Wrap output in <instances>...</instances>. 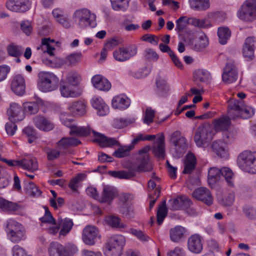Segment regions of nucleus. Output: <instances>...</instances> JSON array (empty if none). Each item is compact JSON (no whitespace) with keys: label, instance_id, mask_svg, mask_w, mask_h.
<instances>
[{"label":"nucleus","instance_id":"nucleus-49","mask_svg":"<svg viewBox=\"0 0 256 256\" xmlns=\"http://www.w3.org/2000/svg\"><path fill=\"white\" fill-rule=\"evenodd\" d=\"M109 173L112 176L118 178L130 179L135 176L134 170L110 171Z\"/></svg>","mask_w":256,"mask_h":256},{"label":"nucleus","instance_id":"nucleus-31","mask_svg":"<svg viewBox=\"0 0 256 256\" xmlns=\"http://www.w3.org/2000/svg\"><path fill=\"white\" fill-rule=\"evenodd\" d=\"M130 104V99L125 94H119L114 97L112 106L114 108L126 110Z\"/></svg>","mask_w":256,"mask_h":256},{"label":"nucleus","instance_id":"nucleus-50","mask_svg":"<svg viewBox=\"0 0 256 256\" xmlns=\"http://www.w3.org/2000/svg\"><path fill=\"white\" fill-rule=\"evenodd\" d=\"M90 132V129L88 126H78L74 125L72 129L70 131V134L82 136H88Z\"/></svg>","mask_w":256,"mask_h":256},{"label":"nucleus","instance_id":"nucleus-29","mask_svg":"<svg viewBox=\"0 0 256 256\" xmlns=\"http://www.w3.org/2000/svg\"><path fill=\"white\" fill-rule=\"evenodd\" d=\"M86 107L84 102L78 100L69 103L68 108L74 116H81L86 113Z\"/></svg>","mask_w":256,"mask_h":256},{"label":"nucleus","instance_id":"nucleus-23","mask_svg":"<svg viewBox=\"0 0 256 256\" xmlns=\"http://www.w3.org/2000/svg\"><path fill=\"white\" fill-rule=\"evenodd\" d=\"M92 132L95 136V141L98 142L101 147H112L120 144L114 138L106 137L94 130L92 131Z\"/></svg>","mask_w":256,"mask_h":256},{"label":"nucleus","instance_id":"nucleus-46","mask_svg":"<svg viewBox=\"0 0 256 256\" xmlns=\"http://www.w3.org/2000/svg\"><path fill=\"white\" fill-rule=\"evenodd\" d=\"M143 59L147 62H155L159 58V55L154 50L146 48L143 52Z\"/></svg>","mask_w":256,"mask_h":256},{"label":"nucleus","instance_id":"nucleus-42","mask_svg":"<svg viewBox=\"0 0 256 256\" xmlns=\"http://www.w3.org/2000/svg\"><path fill=\"white\" fill-rule=\"evenodd\" d=\"M191 8L195 10H204L210 7L209 0H188Z\"/></svg>","mask_w":256,"mask_h":256},{"label":"nucleus","instance_id":"nucleus-19","mask_svg":"<svg viewBox=\"0 0 256 256\" xmlns=\"http://www.w3.org/2000/svg\"><path fill=\"white\" fill-rule=\"evenodd\" d=\"M242 106H243L242 100H230L228 101V114L230 119L235 120L241 118Z\"/></svg>","mask_w":256,"mask_h":256},{"label":"nucleus","instance_id":"nucleus-22","mask_svg":"<svg viewBox=\"0 0 256 256\" xmlns=\"http://www.w3.org/2000/svg\"><path fill=\"white\" fill-rule=\"evenodd\" d=\"M33 122L35 126L39 130L48 132L54 129V124L46 117L38 115L34 118Z\"/></svg>","mask_w":256,"mask_h":256},{"label":"nucleus","instance_id":"nucleus-51","mask_svg":"<svg viewBox=\"0 0 256 256\" xmlns=\"http://www.w3.org/2000/svg\"><path fill=\"white\" fill-rule=\"evenodd\" d=\"M167 213L168 210L166 206V202L164 200L160 206L157 212V222L159 225L162 223L164 218L167 215Z\"/></svg>","mask_w":256,"mask_h":256},{"label":"nucleus","instance_id":"nucleus-37","mask_svg":"<svg viewBox=\"0 0 256 256\" xmlns=\"http://www.w3.org/2000/svg\"><path fill=\"white\" fill-rule=\"evenodd\" d=\"M54 42V40H50V38H42L41 44L38 46L37 50H40L43 52H46L50 56H54L56 49L52 44Z\"/></svg>","mask_w":256,"mask_h":256},{"label":"nucleus","instance_id":"nucleus-25","mask_svg":"<svg viewBox=\"0 0 256 256\" xmlns=\"http://www.w3.org/2000/svg\"><path fill=\"white\" fill-rule=\"evenodd\" d=\"M93 86L96 89L102 91H108L111 88L110 82L102 76L96 74L92 78Z\"/></svg>","mask_w":256,"mask_h":256},{"label":"nucleus","instance_id":"nucleus-36","mask_svg":"<svg viewBox=\"0 0 256 256\" xmlns=\"http://www.w3.org/2000/svg\"><path fill=\"white\" fill-rule=\"evenodd\" d=\"M186 232V228L181 226H176L170 230V240L174 242H178L182 238Z\"/></svg>","mask_w":256,"mask_h":256},{"label":"nucleus","instance_id":"nucleus-43","mask_svg":"<svg viewBox=\"0 0 256 256\" xmlns=\"http://www.w3.org/2000/svg\"><path fill=\"white\" fill-rule=\"evenodd\" d=\"M194 78L196 80H198L202 82H207L210 79V74L206 70L198 69L194 71Z\"/></svg>","mask_w":256,"mask_h":256},{"label":"nucleus","instance_id":"nucleus-12","mask_svg":"<svg viewBox=\"0 0 256 256\" xmlns=\"http://www.w3.org/2000/svg\"><path fill=\"white\" fill-rule=\"evenodd\" d=\"M148 149L144 148L140 150L138 160L140 164L136 166L138 172H149L152 170L151 164L149 162V156L148 154Z\"/></svg>","mask_w":256,"mask_h":256},{"label":"nucleus","instance_id":"nucleus-47","mask_svg":"<svg viewBox=\"0 0 256 256\" xmlns=\"http://www.w3.org/2000/svg\"><path fill=\"white\" fill-rule=\"evenodd\" d=\"M135 122V118L133 117L126 118H116L114 120L113 126L116 128H122L126 126Z\"/></svg>","mask_w":256,"mask_h":256},{"label":"nucleus","instance_id":"nucleus-32","mask_svg":"<svg viewBox=\"0 0 256 256\" xmlns=\"http://www.w3.org/2000/svg\"><path fill=\"white\" fill-rule=\"evenodd\" d=\"M213 151L221 158H227L228 152L226 144L220 140L214 142L212 146Z\"/></svg>","mask_w":256,"mask_h":256},{"label":"nucleus","instance_id":"nucleus-6","mask_svg":"<svg viewBox=\"0 0 256 256\" xmlns=\"http://www.w3.org/2000/svg\"><path fill=\"white\" fill-rule=\"evenodd\" d=\"M125 238L121 234L111 236L106 244L105 254L106 256H120L122 248L125 244Z\"/></svg>","mask_w":256,"mask_h":256},{"label":"nucleus","instance_id":"nucleus-16","mask_svg":"<svg viewBox=\"0 0 256 256\" xmlns=\"http://www.w3.org/2000/svg\"><path fill=\"white\" fill-rule=\"evenodd\" d=\"M8 114L10 121L14 122L21 121L25 117L22 107L16 102L10 104V108L8 110Z\"/></svg>","mask_w":256,"mask_h":256},{"label":"nucleus","instance_id":"nucleus-48","mask_svg":"<svg viewBox=\"0 0 256 256\" xmlns=\"http://www.w3.org/2000/svg\"><path fill=\"white\" fill-rule=\"evenodd\" d=\"M86 175L84 174H78L74 178H72L69 184L68 187L74 192L78 191V188L80 186V182L82 181L86 178Z\"/></svg>","mask_w":256,"mask_h":256},{"label":"nucleus","instance_id":"nucleus-38","mask_svg":"<svg viewBox=\"0 0 256 256\" xmlns=\"http://www.w3.org/2000/svg\"><path fill=\"white\" fill-rule=\"evenodd\" d=\"M196 164V159L194 155L189 152L186 156L184 161L183 174H190L194 169Z\"/></svg>","mask_w":256,"mask_h":256},{"label":"nucleus","instance_id":"nucleus-27","mask_svg":"<svg viewBox=\"0 0 256 256\" xmlns=\"http://www.w3.org/2000/svg\"><path fill=\"white\" fill-rule=\"evenodd\" d=\"M116 195L117 192L114 187L105 186L98 198V202L101 203L110 204Z\"/></svg>","mask_w":256,"mask_h":256},{"label":"nucleus","instance_id":"nucleus-21","mask_svg":"<svg viewBox=\"0 0 256 256\" xmlns=\"http://www.w3.org/2000/svg\"><path fill=\"white\" fill-rule=\"evenodd\" d=\"M168 202L170 204V209L174 210L188 208L192 204L191 200L185 196H181L175 199L170 200Z\"/></svg>","mask_w":256,"mask_h":256},{"label":"nucleus","instance_id":"nucleus-14","mask_svg":"<svg viewBox=\"0 0 256 256\" xmlns=\"http://www.w3.org/2000/svg\"><path fill=\"white\" fill-rule=\"evenodd\" d=\"M188 248L190 252L196 254L202 252L203 250V238L198 234L192 235L188 240Z\"/></svg>","mask_w":256,"mask_h":256},{"label":"nucleus","instance_id":"nucleus-4","mask_svg":"<svg viewBox=\"0 0 256 256\" xmlns=\"http://www.w3.org/2000/svg\"><path fill=\"white\" fill-rule=\"evenodd\" d=\"M38 86L39 89L44 92H52L58 88L59 80L54 74L42 72L38 74Z\"/></svg>","mask_w":256,"mask_h":256},{"label":"nucleus","instance_id":"nucleus-58","mask_svg":"<svg viewBox=\"0 0 256 256\" xmlns=\"http://www.w3.org/2000/svg\"><path fill=\"white\" fill-rule=\"evenodd\" d=\"M81 80L80 76L76 72H69L66 77V82L72 86L78 85Z\"/></svg>","mask_w":256,"mask_h":256},{"label":"nucleus","instance_id":"nucleus-60","mask_svg":"<svg viewBox=\"0 0 256 256\" xmlns=\"http://www.w3.org/2000/svg\"><path fill=\"white\" fill-rule=\"evenodd\" d=\"M241 118H248L252 117L254 114V110L253 108L246 106L243 103V106H240Z\"/></svg>","mask_w":256,"mask_h":256},{"label":"nucleus","instance_id":"nucleus-34","mask_svg":"<svg viewBox=\"0 0 256 256\" xmlns=\"http://www.w3.org/2000/svg\"><path fill=\"white\" fill-rule=\"evenodd\" d=\"M61 96L64 98H76L80 94L76 91L72 86L66 82H62L60 86Z\"/></svg>","mask_w":256,"mask_h":256},{"label":"nucleus","instance_id":"nucleus-17","mask_svg":"<svg viewBox=\"0 0 256 256\" xmlns=\"http://www.w3.org/2000/svg\"><path fill=\"white\" fill-rule=\"evenodd\" d=\"M190 44L192 50L200 52L208 45V40L204 33L201 32L194 39L190 40Z\"/></svg>","mask_w":256,"mask_h":256},{"label":"nucleus","instance_id":"nucleus-57","mask_svg":"<svg viewBox=\"0 0 256 256\" xmlns=\"http://www.w3.org/2000/svg\"><path fill=\"white\" fill-rule=\"evenodd\" d=\"M7 50L10 56L18 58L22 54L23 48L20 46L12 44L8 46Z\"/></svg>","mask_w":256,"mask_h":256},{"label":"nucleus","instance_id":"nucleus-10","mask_svg":"<svg viewBox=\"0 0 256 256\" xmlns=\"http://www.w3.org/2000/svg\"><path fill=\"white\" fill-rule=\"evenodd\" d=\"M100 238L99 232L96 227L87 226L83 229L82 240L86 244L93 246Z\"/></svg>","mask_w":256,"mask_h":256},{"label":"nucleus","instance_id":"nucleus-9","mask_svg":"<svg viewBox=\"0 0 256 256\" xmlns=\"http://www.w3.org/2000/svg\"><path fill=\"white\" fill-rule=\"evenodd\" d=\"M57 222L58 224L56 223L54 226L46 228L48 234L54 235L59 232L60 236H66L70 232L74 225L72 220L68 218H58Z\"/></svg>","mask_w":256,"mask_h":256},{"label":"nucleus","instance_id":"nucleus-53","mask_svg":"<svg viewBox=\"0 0 256 256\" xmlns=\"http://www.w3.org/2000/svg\"><path fill=\"white\" fill-rule=\"evenodd\" d=\"M106 222L108 225L113 228H124L126 226L125 224L120 222V220L119 218L116 216H108L106 218Z\"/></svg>","mask_w":256,"mask_h":256},{"label":"nucleus","instance_id":"nucleus-7","mask_svg":"<svg viewBox=\"0 0 256 256\" xmlns=\"http://www.w3.org/2000/svg\"><path fill=\"white\" fill-rule=\"evenodd\" d=\"M212 138V132L210 125L205 124L199 126L196 130L194 140L197 146L204 147Z\"/></svg>","mask_w":256,"mask_h":256},{"label":"nucleus","instance_id":"nucleus-26","mask_svg":"<svg viewBox=\"0 0 256 256\" xmlns=\"http://www.w3.org/2000/svg\"><path fill=\"white\" fill-rule=\"evenodd\" d=\"M25 81L24 77L20 75L15 76L12 82L11 89L17 95L22 96L25 92Z\"/></svg>","mask_w":256,"mask_h":256},{"label":"nucleus","instance_id":"nucleus-28","mask_svg":"<svg viewBox=\"0 0 256 256\" xmlns=\"http://www.w3.org/2000/svg\"><path fill=\"white\" fill-rule=\"evenodd\" d=\"M152 150L156 156L159 159H164L165 156V146L164 135L160 136L154 142Z\"/></svg>","mask_w":256,"mask_h":256},{"label":"nucleus","instance_id":"nucleus-61","mask_svg":"<svg viewBox=\"0 0 256 256\" xmlns=\"http://www.w3.org/2000/svg\"><path fill=\"white\" fill-rule=\"evenodd\" d=\"M25 190L26 192L32 196H40L41 194L40 190L32 182H28L25 186Z\"/></svg>","mask_w":256,"mask_h":256},{"label":"nucleus","instance_id":"nucleus-62","mask_svg":"<svg viewBox=\"0 0 256 256\" xmlns=\"http://www.w3.org/2000/svg\"><path fill=\"white\" fill-rule=\"evenodd\" d=\"M220 176V169L213 167L210 168L208 172V179L214 182Z\"/></svg>","mask_w":256,"mask_h":256},{"label":"nucleus","instance_id":"nucleus-33","mask_svg":"<svg viewBox=\"0 0 256 256\" xmlns=\"http://www.w3.org/2000/svg\"><path fill=\"white\" fill-rule=\"evenodd\" d=\"M230 124V118L226 116H222L216 118L212 122L214 129L216 132L228 130Z\"/></svg>","mask_w":256,"mask_h":256},{"label":"nucleus","instance_id":"nucleus-13","mask_svg":"<svg viewBox=\"0 0 256 256\" xmlns=\"http://www.w3.org/2000/svg\"><path fill=\"white\" fill-rule=\"evenodd\" d=\"M192 196L208 206H210L213 203L212 194L210 190L206 188L200 187L195 190L192 194Z\"/></svg>","mask_w":256,"mask_h":256},{"label":"nucleus","instance_id":"nucleus-52","mask_svg":"<svg viewBox=\"0 0 256 256\" xmlns=\"http://www.w3.org/2000/svg\"><path fill=\"white\" fill-rule=\"evenodd\" d=\"M45 210L44 215L40 218V220L43 224H48L50 226H54L56 222L52 217L50 212L47 206H44Z\"/></svg>","mask_w":256,"mask_h":256},{"label":"nucleus","instance_id":"nucleus-54","mask_svg":"<svg viewBox=\"0 0 256 256\" xmlns=\"http://www.w3.org/2000/svg\"><path fill=\"white\" fill-rule=\"evenodd\" d=\"M40 107L38 102H26L24 104V109L26 112L30 114H36Z\"/></svg>","mask_w":256,"mask_h":256},{"label":"nucleus","instance_id":"nucleus-40","mask_svg":"<svg viewBox=\"0 0 256 256\" xmlns=\"http://www.w3.org/2000/svg\"><path fill=\"white\" fill-rule=\"evenodd\" d=\"M20 167L29 171L34 172L38 169V164L34 158H25L20 161Z\"/></svg>","mask_w":256,"mask_h":256},{"label":"nucleus","instance_id":"nucleus-1","mask_svg":"<svg viewBox=\"0 0 256 256\" xmlns=\"http://www.w3.org/2000/svg\"><path fill=\"white\" fill-rule=\"evenodd\" d=\"M8 238L12 243L18 244L26 238L24 226L16 220L10 218L5 223Z\"/></svg>","mask_w":256,"mask_h":256},{"label":"nucleus","instance_id":"nucleus-64","mask_svg":"<svg viewBox=\"0 0 256 256\" xmlns=\"http://www.w3.org/2000/svg\"><path fill=\"white\" fill-rule=\"evenodd\" d=\"M20 28L26 35H30L32 31V24L28 20H23L20 24Z\"/></svg>","mask_w":256,"mask_h":256},{"label":"nucleus","instance_id":"nucleus-59","mask_svg":"<svg viewBox=\"0 0 256 256\" xmlns=\"http://www.w3.org/2000/svg\"><path fill=\"white\" fill-rule=\"evenodd\" d=\"M187 24H189V18L185 16L180 17L176 20V30L178 32H182Z\"/></svg>","mask_w":256,"mask_h":256},{"label":"nucleus","instance_id":"nucleus-63","mask_svg":"<svg viewBox=\"0 0 256 256\" xmlns=\"http://www.w3.org/2000/svg\"><path fill=\"white\" fill-rule=\"evenodd\" d=\"M156 112L150 108H148L146 109L144 116V122L149 124L153 122L154 118L155 116Z\"/></svg>","mask_w":256,"mask_h":256},{"label":"nucleus","instance_id":"nucleus-5","mask_svg":"<svg viewBox=\"0 0 256 256\" xmlns=\"http://www.w3.org/2000/svg\"><path fill=\"white\" fill-rule=\"evenodd\" d=\"M78 250L77 247L72 244L64 246L56 242H52L48 248L50 256H73Z\"/></svg>","mask_w":256,"mask_h":256},{"label":"nucleus","instance_id":"nucleus-11","mask_svg":"<svg viewBox=\"0 0 256 256\" xmlns=\"http://www.w3.org/2000/svg\"><path fill=\"white\" fill-rule=\"evenodd\" d=\"M137 53V48L135 46L122 47L113 53L114 59L119 62H124L134 56Z\"/></svg>","mask_w":256,"mask_h":256},{"label":"nucleus","instance_id":"nucleus-56","mask_svg":"<svg viewBox=\"0 0 256 256\" xmlns=\"http://www.w3.org/2000/svg\"><path fill=\"white\" fill-rule=\"evenodd\" d=\"M110 2L115 10H124L128 6V0H110Z\"/></svg>","mask_w":256,"mask_h":256},{"label":"nucleus","instance_id":"nucleus-45","mask_svg":"<svg viewBox=\"0 0 256 256\" xmlns=\"http://www.w3.org/2000/svg\"><path fill=\"white\" fill-rule=\"evenodd\" d=\"M220 175L223 176L228 186H234V174L232 170L228 167H224L220 168Z\"/></svg>","mask_w":256,"mask_h":256},{"label":"nucleus","instance_id":"nucleus-3","mask_svg":"<svg viewBox=\"0 0 256 256\" xmlns=\"http://www.w3.org/2000/svg\"><path fill=\"white\" fill-rule=\"evenodd\" d=\"M237 164L243 171L256 174V152L250 150L242 152L238 156Z\"/></svg>","mask_w":256,"mask_h":256},{"label":"nucleus","instance_id":"nucleus-39","mask_svg":"<svg viewBox=\"0 0 256 256\" xmlns=\"http://www.w3.org/2000/svg\"><path fill=\"white\" fill-rule=\"evenodd\" d=\"M156 94L159 97H166L169 94L170 88L166 82L164 80L157 79L156 80Z\"/></svg>","mask_w":256,"mask_h":256},{"label":"nucleus","instance_id":"nucleus-20","mask_svg":"<svg viewBox=\"0 0 256 256\" xmlns=\"http://www.w3.org/2000/svg\"><path fill=\"white\" fill-rule=\"evenodd\" d=\"M91 104L92 106L96 110L98 116H104L108 114L109 107L101 97L94 96L91 100Z\"/></svg>","mask_w":256,"mask_h":256},{"label":"nucleus","instance_id":"nucleus-15","mask_svg":"<svg viewBox=\"0 0 256 256\" xmlns=\"http://www.w3.org/2000/svg\"><path fill=\"white\" fill-rule=\"evenodd\" d=\"M238 77V72L236 66L232 63L227 64L222 74L223 82L227 84H231L236 82Z\"/></svg>","mask_w":256,"mask_h":256},{"label":"nucleus","instance_id":"nucleus-55","mask_svg":"<svg viewBox=\"0 0 256 256\" xmlns=\"http://www.w3.org/2000/svg\"><path fill=\"white\" fill-rule=\"evenodd\" d=\"M133 148L132 146H120L114 152L112 156L118 158H121L127 156L129 152Z\"/></svg>","mask_w":256,"mask_h":256},{"label":"nucleus","instance_id":"nucleus-8","mask_svg":"<svg viewBox=\"0 0 256 256\" xmlns=\"http://www.w3.org/2000/svg\"><path fill=\"white\" fill-rule=\"evenodd\" d=\"M238 18L244 21L256 19V0H246L237 12Z\"/></svg>","mask_w":256,"mask_h":256},{"label":"nucleus","instance_id":"nucleus-18","mask_svg":"<svg viewBox=\"0 0 256 256\" xmlns=\"http://www.w3.org/2000/svg\"><path fill=\"white\" fill-rule=\"evenodd\" d=\"M28 0H8L6 2V6L9 10L20 12H24L29 10Z\"/></svg>","mask_w":256,"mask_h":256},{"label":"nucleus","instance_id":"nucleus-35","mask_svg":"<svg viewBox=\"0 0 256 256\" xmlns=\"http://www.w3.org/2000/svg\"><path fill=\"white\" fill-rule=\"evenodd\" d=\"M172 143L174 146V152L173 154L178 158L181 157L187 146L186 138L183 136L180 137L178 139L174 140Z\"/></svg>","mask_w":256,"mask_h":256},{"label":"nucleus","instance_id":"nucleus-30","mask_svg":"<svg viewBox=\"0 0 256 256\" xmlns=\"http://www.w3.org/2000/svg\"><path fill=\"white\" fill-rule=\"evenodd\" d=\"M0 208L3 211L18 214L22 211V207L16 203L0 198Z\"/></svg>","mask_w":256,"mask_h":256},{"label":"nucleus","instance_id":"nucleus-24","mask_svg":"<svg viewBox=\"0 0 256 256\" xmlns=\"http://www.w3.org/2000/svg\"><path fill=\"white\" fill-rule=\"evenodd\" d=\"M256 38L253 36L247 38L242 48L243 56L248 60H251L254 58Z\"/></svg>","mask_w":256,"mask_h":256},{"label":"nucleus","instance_id":"nucleus-44","mask_svg":"<svg viewBox=\"0 0 256 256\" xmlns=\"http://www.w3.org/2000/svg\"><path fill=\"white\" fill-rule=\"evenodd\" d=\"M218 36L219 42L225 44L231 36V32L228 28L220 27L218 28Z\"/></svg>","mask_w":256,"mask_h":256},{"label":"nucleus","instance_id":"nucleus-2","mask_svg":"<svg viewBox=\"0 0 256 256\" xmlns=\"http://www.w3.org/2000/svg\"><path fill=\"white\" fill-rule=\"evenodd\" d=\"M72 18L80 28L84 29L88 26L95 28L97 24L96 14L85 8L76 10L73 14Z\"/></svg>","mask_w":256,"mask_h":256},{"label":"nucleus","instance_id":"nucleus-41","mask_svg":"<svg viewBox=\"0 0 256 256\" xmlns=\"http://www.w3.org/2000/svg\"><path fill=\"white\" fill-rule=\"evenodd\" d=\"M80 144V142L78 139L70 137L62 138L56 143L58 147L63 148L76 146Z\"/></svg>","mask_w":256,"mask_h":256}]
</instances>
